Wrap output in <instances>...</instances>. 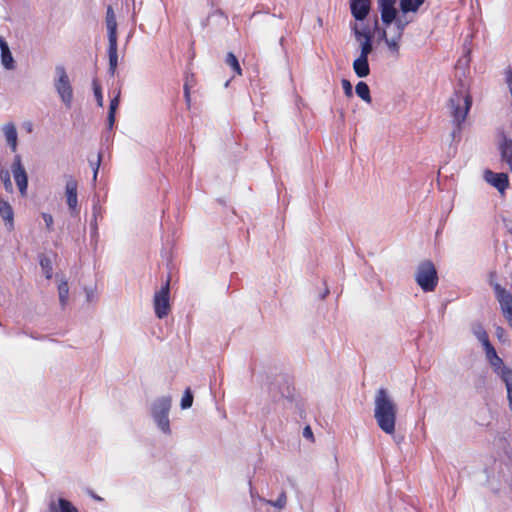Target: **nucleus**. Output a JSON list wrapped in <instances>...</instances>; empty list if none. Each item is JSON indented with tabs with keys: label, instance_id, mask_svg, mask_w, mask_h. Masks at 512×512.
Segmentation results:
<instances>
[{
	"label": "nucleus",
	"instance_id": "15",
	"mask_svg": "<svg viewBox=\"0 0 512 512\" xmlns=\"http://www.w3.org/2000/svg\"><path fill=\"white\" fill-rule=\"evenodd\" d=\"M493 288L502 313L512 311V294L498 283L493 284Z\"/></svg>",
	"mask_w": 512,
	"mask_h": 512
},
{
	"label": "nucleus",
	"instance_id": "30",
	"mask_svg": "<svg viewBox=\"0 0 512 512\" xmlns=\"http://www.w3.org/2000/svg\"><path fill=\"white\" fill-rule=\"evenodd\" d=\"M92 86H93V91H94V95H95L97 104L100 107H102L103 106V96H102L101 86L96 79L93 80Z\"/></svg>",
	"mask_w": 512,
	"mask_h": 512
},
{
	"label": "nucleus",
	"instance_id": "24",
	"mask_svg": "<svg viewBox=\"0 0 512 512\" xmlns=\"http://www.w3.org/2000/svg\"><path fill=\"white\" fill-rule=\"evenodd\" d=\"M472 333L478 339V341L482 344L483 348L486 345L491 344L489 341L488 334L482 324L476 323L472 325Z\"/></svg>",
	"mask_w": 512,
	"mask_h": 512
},
{
	"label": "nucleus",
	"instance_id": "47",
	"mask_svg": "<svg viewBox=\"0 0 512 512\" xmlns=\"http://www.w3.org/2000/svg\"><path fill=\"white\" fill-rule=\"evenodd\" d=\"M283 41H284V37H281V38H280V44H281V45L283 44Z\"/></svg>",
	"mask_w": 512,
	"mask_h": 512
},
{
	"label": "nucleus",
	"instance_id": "4",
	"mask_svg": "<svg viewBox=\"0 0 512 512\" xmlns=\"http://www.w3.org/2000/svg\"><path fill=\"white\" fill-rule=\"evenodd\" d=\"M408 14L409 13L401 12L400 15L395 16V20L393 21L394 27L390 32V36L385 29L380 33V38L385 41L392 53L398 54L399 42L402 38L403 32L406 26L412 21V18H410Z\"/></svg>",
	"mask_w": 512,
	"mask_h": 512
},
{
	"label": "nucleus",
	"instance_id": "38",
	"mask_svg": "<svg viewBox=\"0 0 512 512\" xmlns=\"http://www.w3.org/2000/svg\"><path fill=\"white\" fill-rule=\"evenodd\" d=\"M47 512H61L59 502L57 503L56 501L51 500Z\"/></svg>",
	"mask_w": 512,
	"mask_h": 512
},
{
	"label": "nucleus",
	"instance_id": "5",
	"mask_svg": "<svg viewBox=\"0 0 512 512\" xmlns=\"http://www.w3.org/2000/svg\"><path fill=\"white\" fill-rule=\"evenodd\" d=\"M54 88L66 108H71L73 103V88L66 72L62 65L55 67Z\"/></svg>",
	"mask_w": 512,
	"mask_h": 512
},
{
	"label": "nucleus",
	"instance_id": "34",
	"mask_svg": "<svg viewBox=\"0 0 512 512\" xmlns=\"http://www.w3.org/2000/svg\"><path fill=\"white\" fill-rule=\"evenodd\" d=\"M101 157H102V155H101V153H99L97 155V159H96L95 162L90 160V165H91V167L93 169V180L94 181H96V179H97V175H98V171H99V166H100V163H101Z\"/></svg>",
	"mask_w": 512,
	"mask_h": 512
},
{
	"label": "nucleus",
	"instance_id": "31",
	"mask_svg": "<svg viewBox=\"0 0 512 512\" xmlns=\"http://www.w3.org/2000/svg\"><path fill=\"white\" fill-rule=\"evenodd\" d=\"M40 265L44 271L46 278L50 279L52 277V266L50 259L46 257L41 258Z\"/></svg>",
	"mask_w": 512,
	"mask_h": 512
},
{
	"label": "nucleus",
	"instance_id": "48",
	"mask_svg": "<svg viewBox=\"0 0 512 512\" xmlns=\"http://www.w3.org/2000/svg\"><path fill=\"white\" fill-rule=\"evenodd\" d=\"M90 297H91V294H90V293H87V298H88V300H90Z\"/></svg>",
	"mask_w": 512,
	"mask_h": 512
},
{
	"label": "nucleus",
	"instance_id": "10",
	"mask_svg": "<svg viewBox=\"0 0 512 512\" xmlns=\"http://www.w3.org/2000/svg\"><path fill=\"white\" fill-rule=\"evenodd\" d=\"M355 39L360 44L361 57L368 58L369 54L373 51L372 34L367 28L359 29L357 24L352 27Z\"/></svg>",
	"mask_w": 512,
	"mask_h": 512
},
{
	"label": "nucleus",
	"instance_id": "25",
	"mask_svg": "<svg viewBox=\"0 0 512 512\" xmlns=\"http://www.w3.org/2000/svg\"><path fill=\"white\" fill-rule=\"evenodd\" d=\"M0 215L4 221L9 224L10 227L13 226V210L11 205L0 199Z\"/></svg>",
	"mask_w": 512,
	"mask_h": 512
},
{
	"label": "nucleus",
	"instance_id": "26",
	"mask_svg": "<svg viewBox=\"0 0 512 512\" xmlns=\"http://www.w3.org/2000/svg\"><path fill=\"white\" fill-rule=\"evenodd\" d=\"M356 94L366 103H371V95H370V89L369 86L363 82L360 81L357 83L355 88Z\"/></svg>",
	"mask_w": 512,
	"mask_h": 512
},
{
	"label": "nucleus",
	"instance_id": "16",
	"mask_svg": "<svg viewBox=\"0 0 512 512\" xmlns=\"http://www.w3.org/2000/svg\"><path fill=\"white\" fill-rule=\"evenodd\" d=\"M350 9L353 17L358 20H364L370 12L371 1L370 0H351Z\"/></svg>",
	"mask_w": 512,
	"mask_h": 512
},
{
	"label": "nucleus",
	"instance_id": "32",
	"mask_svg": "<svg viewBox=\"0 0 512 512\" xmlns=\"http://www.w3.org/2000/svg\"><path fill=\"white\" fill-rule=\"evenodd\" d=\"M59 505H60V511L61 512H78L76 507L72 505L71 502H69L66 499L60 498L59 499Z\"/></svg>",
	"mask_w": 512,
	"mask_h": 512
},
{
	"label": "nucleus",
	"instance_id": "33",
	"mask_svg": "<svg viewBox=\"0 0 512 512\" xmlns=\"http://www.w3.org/2000/svg\"><path fill=\"white\" fill-rule=\"evenodd\" d=\"M495 334L498 340L502 343H508L509 338L504 328L497 326L495 329Z\"/></svg>",
	"mask_w": 512,
	"mask_h": 512
},
{
	"label": "nucleus",
	"instance_id": "45",
	"mask_svg": "<svg viewBox=\"0 0 512 512\" xmlns=\"http://www.w3.org/2000/svg\"><path fill=\"white\" fill-rule=\"evenodd\" d=\"M92 497H93L95 500H98V501H101V500H102V498H101V497H99V496H97V495H94V494H92Z\"/></svg>",
	"mask_w": 512,
	"mask_h": 512
},
{
	"label": "nucleus",
	"instance_id": "7",
	"mask_svg": "<svg viewBox=\"0 0 512 512\" xmlns=\"http://www.w3.org/2000/svg\"><path fill=\"white\" fill-rule=\"evenodd\" d=\"M415 281L424 292H432L438 284V275L431 261L421 262L415 273Z\"/></svg>",
	"mask_w": 512,
	"mask_h": 512
},
{
	"label": "nucleus",
	"instance_id": "3",
	"mask_svg": "<svg viewBox=\"0 0 512 512\" xmlns=\"http://www.w3.org/2000/svg\"><path fill=\"white\" fill-rule=\"evenodd\" d=\"M105 23L108 36V57H109V73L114 75L118 66V43H117V21L112 6H108L106 10Z\"/></svg>",
	"mask_w": 512,
	"mask_h": 512
},
{
	"label": "nucleus",
	"instance_id": "6",
	"mask_svg": "<svg viewBox=\"0 0 512 512\" xmlns=\"http://www.w3.org/2000/svg\"><path fill=\"white\" fill-rule=\"evenodd\" d=\"M172 399L170 396L157 398L151 407L152 417L158 428L165 434H170L169 411L171 409Z\"/></svg>",
	"mask_w": 512,
	"mask_h": 512
},
{
	"label": "nucleus",
	"instance_id": "13",
	"mask_svg": "<svg viewBox=\"0 0 512 512\" xmlns=\"http://www.w3.org/2000/svg\"><path fill=\"white\" fill-rule=\"evenodd\" d=\"M484 179L487 183L495 187L501 194H504L508 187V175L505 173H494L491 170L484 172Z\"/></svg>",
	"mask_w": 512,
	"mask_h": 512
},
{
	"label": "nucleus",
	"instance_id": "43",
	"mask_svg": "<svg viewBox=\"0 0 512 512\" xmlns=\"http://www.w3.org/2000/svg\"><path fill=\"white\" fill-rule=\"evenodd\" d=\"M184 96H185V100H186L187 104L189 105L190 104V93H189V89H188L187 85L184 86Z\"/></svg>",
	"mask_w": 512,
	"mask_h": 512
},
{
	"label": "nucleus",
	"instance_id": "9",
	"mask_svg": "<svg viewBox=\"0 0 512 512\" xmlns=\"http://www.w3.org/2000/svg\"><path fill=\"white\" fill-rule=\"evenodd\" d=\"M11 172L15 179L16 185L22 196L26 195L27 186H28V177L25 171V168L22 165L20 155H16L14 157L13 163L11 165Z\"/></svg>",
	"mask_w": 512,
	"mask_h": 512
},
{
	"label": "nucleus",
	"instance_id": "37",
	"mask_svg": "<svg viewBox=\"0 0 512 512\" xmlns=\"http://www.w3.org/2000/svg\"><path fill=\"white\" fill-rule=\"evenodd\" d=\"M42 217H43V220L45 222V225H46L47 229L51 230L52 229V225H53V217H52V215L47 214V213H43Z\"/></svg>",
	"mask_w": 512,
	"mask_h": 512
},
{
	"label": "nucleus",
	"instance_id": "14",
	"mask_svg": "<svg viewBox=\"0 0 512 512\" xmlns=\"http://www.w3.org/2000/svg\"><path fill=\"white\" fill-rule=\"evenodd\" d=\"M65 195L71 214L76 215L78 213L77 181L71 177L66 182Z\"/></svg>",
	"mask_w": 512,
	"mask_h": 512
},
{
	"label": "nucleus",
	"instance_id": "42",
	"mask_svg": "<svg viewBox=\"0 0 512 512\" xmlns=\"http://www.w3.org/2000/svg\"><path fill=\"white\" fill-rule=\"evenodd\" d=\"M3 184H4V188L7 192H12L13 191V184H12V181L11 179H8V180H4L2 181Z\"/></svg>",
	"mask_w": 512,
	"mask_h": 512
},
{
	"label": "nucleus",
	"instance_id": "27",
	"mask_svg": "<svg viewBox=\"0 0 512 512\" xmlns=\"http://www.w3.org/2000/svg\"><path fill=\"white\" fill-rule=\"evenodd\" d=\"M59 302L62 307H65L69 297V286L67 281H61L58 285Z\"/></svg>",
	"mask_w": 512,
	"mask_h": 512
},
{
	"label": "nucleus",
	"instance_id": "36",
	"mask_svg": "<svg viewBox=\"0 0 512 512\" xmlns=\"http://www.w3.org/2000/svg\"><path fill=\"white\" fill-rule=\"evenodd\" d=\"M120 92L110 101L109 112L116 113L119 105Z\"/></svg>",
	"mask_w": 512,
	"mask_h": 512
},
{
	"label": "nucleus",
	"instance_id": "19",
	"mask_svg": "<svg viewBox=\"0 0 512 512\" xmlns=\"http://www.w3.org/2000/svg\"><path fill=\"white\" fill-rule=\"evenodd\" d=\"M6 142L13 152L17 150V129L13 123H7L2 127Z\"/></svg>",
	"mask_w": 512,
	"mask_h": 512
},
{
	"label": "nucleus",
	"instance_id": "39",
	"mask_svg": "<svg viewBox=\"0 0 512 512\" xmlns=\"http://www.w3.org/2000/svg\"><path fill=\"white\" fill-rule=\"evenodd\" d=\"M0 179L2 181L10 179V172L5 168L0 169Z\"/></svg>",
	"mask_w": 512,
	"mask_h": 512
},
{
	"label": "nucleus",
	"instance_id": "2",
	"mask_svg": "<svg viewBox=\"0 0 512 512\" xmlns=\"http://www.w3.org/2000/svg\"><path fill=\"white\" fill-rule=\"evenodd\" d=\"M472 105V99L464 85L456 90L448 101L450 115L456 128L452 131L451 136L454 139L462 129V123L465 121Z\"/></svg>",
	"mask_w": 512,
	"mask_h": 512
},
{
	"label": "nucleus",
	"instance_id": "46",
	"mask_svg": "<svg viewBox=\"0 0 512 512\" xmlns=\"http://www.w3.org/2000/svg\"><path fill=\"white\" fill-rule=\"evenodd\" d=\"M507 322H508L509 326L512 328V318L509 319Z\"/></svg>",
	"mask_w": 512,
	"mask_h": 512
},
{
	"label": "nucleus",
	"instance_id": "41",
	"mask_svg": "<svg viewBox=\"0 0 512 512\" xmlns=\"http://www.w3.org/2000/svg\"><path fill=\"white\" fill-rule=\"evenodd\" d=\"M303 436L307 439H312L313 438V432L310 428V426H306L304 429H303Z\"/></svg>",
	"mask_w": 512,
	"mask_h": 512
},
{
	"label": "nucleus",
	"instance_id": "29",
	"mask_svg": "<svg viewBox=\"0 0 512 512\" xmlns=\"http://www.w3.org/2000/svg\"><path fill=\"white\" fill-rule=\"evenodd\" d=\"M192 404H193V395H192L191 390L188 388V389H186V391L182 397L181 408L188 409L192 406Z\"/></svg>",
	"mask_w": 512,
	"mask_h": 512
},
{
	"label": "nucleus",
	"instance_id": "1",
	"mask_svg": "<svg viewBox=\"0 0 512 512\" xmlns=\"http://www.w3.org/2000/svg\"><path fill=\"white\" fill-rule=\"evenodd\" d=\"M397 404L386 388H379L374 396V418L379 428L386 434L395 432Z\"/></svg>",
	"mask_w": 512,
	"mask_h": 512
},
{
	"label": "nucleus",
	"instance_id": "18",
	"mask_svg": "<svg viewBox=\"0 0 512 512\" xmlns=\"http://www.w3.org/2000/svg\"><path fill=\"white\" fill-rule=\"evenodd\" d=\"M483 349L485 351L488 362L499 375L501 369L505 367L503 365L502 359L497 355V352L495 348L492 346V344L486 345V347H484Z\"/></svg>",
	"mask_w": 512,
	"mask_h": 512
},
{
	"label": "nucleus",
	"instance_id": "28",
	"mask_svg": "<svg viewBox=\"0 0 512 512\" xmlns=\"http://www.w3.org/2000/svg\"><path fill=\"white\" fill-rule=\"evenodd\" d=\"M226 63L233 69V71L235 73H237L238 75H241V67L239 65V62H238L236 56L232 52H229L227 54Z\"/></svg>",
	"mask_w": 512,
	"mask_h": 512
},
{
	"label": "nucleus",
	"instance_id": "20",
	"mask_svg": "<svg viewBox=\"0 0 512 512\" xmlns=\"http://www.w3.org/2000/svg\"><path fill=\"white\" fill-rule=\"evenodd\" d=\"M353 70L359 78H365L370 74L368 58L358 56L353 61Z\"/></svg>",
	"mask_w": 512,
	"mask_h": 512
},
{
	"label": "nucleus",
	"instance_id": "35",
	"mask_svg": "<svg viewBox=\"0 0 512 512\" xmlns=\"http://www.w3.org/2000/svg\"><path fill=\"white\" fill-rule=\"evenodd\" d=\"M341 84H342V88L344 90V93L347 97H352L353 96V90H352V84L349 80L347 79H342L341 81Z\"/></svg>",
	"mask_w": 512,
	"mask_h": 512
},
{
	"label": "nucleus",
	"instance_id": "12",
	"mask_svg": "<svg viewBox=\"0 0 512 512\" xmlns=\"http://www.w3.org/2000/svg\"><path fill=\"white\" fill-rule=\"evenodd\" d=\"M255 512H264L268 509V506H272L278 511L285 509L287 505V494L285 490H282L276 500H267L262 497H258V501H253Z\"/></svg>",
	"mask_w": 512,
	"mask_h": 512
},
{
	"label": "nucleus",
	"instance_id": "8",
	"mask_svg": "<svg viewBox=\"0 0 512 512\" xmlns=\"http://www.w3.org/2000/svg\"><path fill=\"white\" fill-rule=\"evenodd\" d=\"M170 280L167 279L166 283L160 290L155 292L154 295V310L158 318L162 319L169 314L170 311Z\"/></svg>",
	"mask_w": 512,
	"mask_h": 512
},
{
	"label": "nucleus",
	"instance_id": "22",
	"mask_svg": "<svg viewBox=\"0 0 512 512\" xmlns=\"http://www.w3.org/2000/svg\"><path fill=\"white\" fill-rule=\"evenodd\" d=\"M502 160L505 161L512 171V140L504 138L500 145Z\"/></svg>",
	"mask_w": 512,
	"mask_h": 512
},
{
	"label": "nucleus",
	"instance_id": "23",
	"mask_svg": "<svg viewBox=\"0 0 512 512\" xmlns=\"http://www.w3.org/2000/svg\"><path fill=\"white\" fill-rule=\"evenodd\" d=\"M425 0H400V12L416 13Z\"/></svg>",
	"mask_w": 512,
	"mask_h": 512
},
{
	"label": "nucleus",
	"instance_id": "44",
	"mask_svg": "<svg viewBox=\"0 0 512 512\" xmlns=\"http://www.w3.org/2000/svg\"><path fill=\"white\" fill-rule=\"evenodd\" d=\"M506 321L512 318V310L506 313H502Z\"/></svg>",
	"mask_w": 512,
	"mask_h": 512
},
{
	"label": "nucleus",
	"instance_id": "17",
	"mask_svg": "<svg viewBox=\"0 0 512 512\" xmlns=\"http://www.w3.org/2000/svg\"><path fill=\"white\" fill-rule=\"evenodd\" d=\"M1 64L7 70H14L15 60L6 40L0 35Z\"/></svg>",
	"mask_w": 512,
	"mask_h": 512
},
{
	"label": "nucleus",
	"instance_id": "11",
	"mask_svg": "<svg viewBox=\"0 0 512 512\" xmlns=\"http://www.w3.org/2000/svg\"><path fill=\"white\" fill-rule=\"evenodd\" d=\"M396 2L397 0H377V6L381 14V21L386 28H389L393 24L395 16L398 15Z\"/></svg>",
	"mask_w": 512,
	"mask_h": 512
},
{
	"label": "nucleus",
	"instance_id": "21",
	"mask_svg": "<svg viewBox=\"0 0 512 512\" xmlns=\"http://www.w3.org/2000/svg\"><path fill=\"white\" fill-rule=\"evenodd\" d=\"M499 376L502 381L505 383L507 389V398L509 401V407L512 412V370L508 367H504L499 372Z\"/></svg>",
	"mask_w": 512,
	"mask_h": 512
},
{
	"label": "nucleus",
	"instance_id": "40",
	"mask_svg": "<svg viewBox=\"0 0 512 512\" xmlns=\"http://www.w3.org/2000/svg\"><path fill=\"white\" fill-rule=\"evenodd\" d=\"M108 127L109 129L113 128V125L115 123V113L108 112Z\"/></svg>",
	"mask_w": 512,
	"mask_h": 512
}]
</instances>
